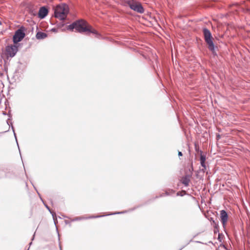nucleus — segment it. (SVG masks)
Listing matches in <instances>:
<instances>
[{"mask_svg": "<svg viewBox=\"0 0 250 250\" xmlns=\"http://www.w3.org/2000/svg\"><path fill=\"white\" fill-rule=\"evenodd\" d=\"M126 3L130 8L139 13L142 14L145 10L141 3L136 2L134 0H128Z\"/></svg>", "mask_w": 250, "mask_h": 250, "instance_id": "5", "label": "nucleus"}, {"mask_svg": "<svg viewBox=\"0 0 250 250\" xmlns=\"http://www.w3.org/2000/svg\"><path fill=\"white\" fill-rule=\"evenodd\" d=\"M177 195L179 196V195H180V193H179V192H178L177 193ZM181 196H182V195H181Z\"/></svg>", "mask_w": 250, "mask_h": 250, "instance_id": "21", "label": "nucleus"}, {"mask_svg": "<svg viewBox=\"0 0 250 250\" xmlns=\"http://www.w3.org/2000/svg\"><path fill=\"white\" fill-rule=\"evenodd\" d=\"M86 22L83 20H79L73 22L72 24L69 25L67 27V29L69 30H73L75 29L79 33H83L87 32L88 33H91L96 35L97 37H99L100 35L98 32L92 29L91 26H86Z\"/></svg>", "mask_w": 250, "mask_h": 250, "instance_id": "1", "label": "nucleus"}, {"mask_svg": "<svg viewBox=\"0 0 250 250\" xmlns=\"http://www.w3.org/2000/svg\"><path fill=\"white\" fill-rule=\"evenodd\" d=\"M124 212H115V213H111L110 214V215H113V214H121V213H123Z\"/></svg>", "mask_w": 250, "mask_h": 250, "instance_id": "17", "label": "nucleus"}, {"mask_svg": "<svg viewBox=\"0 0 250 250\" xmlns=\"http://www.w3.org/2000/svg\"><path fill=\"white\" fill-rule=\"evenodd\" d=\"M196 242H197V243H201V242H200V241H197Z\"/></svg>", "mask_w": 250, "mask_h": 250, "instance_id": "27", "label": "nucleus"}, {"mask_svg": "<svg viewBox=\"0 0 250 250\" xmlns=\"http://www.w3.org/2000/svg\"><path fill=\"white\" fill-rule=\"evenodd\" d=\"M69 12V7L65 3H62L56 6L54 10V17L61 21L65 20Z\"/></svg>", "mask_w": 250, "mask_h": 250, "instance_id": "2", "label": "nucleus"}, {"mask_svg": "<svg viewBox=\"0 0 250 250\" xmlns=\"http://www.w3.org/2000/svg\"><path fill=\"white\" fill-rule=\"evenodd\" d=\"M7 124H8V125H10V124H9V122H8V121H7Z\"/></svg>", "mask_w": 250, "mask_h": 250, "instance_id": "25", "label": "nucleus"}, {"mask_svg": "<svg viewBox=\"0 0 250 250\" xmlns=\"http://www.w3.org/2000/svg\"><path fill=\"white\" fill-rule=\"evenodd\" d=\"M191 177V175H186L185 176H183L181 179V183L184 185L185 186L187 187L189 185V183L190 181V178Z\"/></svg>", "mask_w": 250, "mask_h": 250, "instance_id": "9", "label": "nucleus"}, {"mask_svg": "<svg viewBox=\"0 0 250 250\" xmlns=\"http://www.w3.org/2000/svg\"><path fill=\"white\" fill-rule=\"evenodd\" d=\"M203 32L205 41L208 45L209 50L213 53L215 50V45L213 41V38L210 30L207 28H204Z\"/></svg>", "mask_w": 250, "mask_h": 250, "instance_id": "3", "label": "nucleus"}, {"mask_svg": "<svg viewBox=\"0 0 250 250\" xmlns=\"http://www.w3.org/2000/svg\"><path fill=\"white\" fill-rule=\"evenodd\" d=\"M45 206L48 209V210L49 211V212L52 214L54 221V223L56 224V221H55V217H56L55 213L54 212L51 211L49 207L47 205H45Z\"/></svg>", "mask_w": 250, "mask_h": 250, "instance_id": "12", "label": "nucleus"}, {"mask_svg": "<svg viewBox=\"0 0 250 250\" xmlns=\"http://www.w3.org/2000/svg\"><path fill=\"white\" fill-rule=\"evenodd\" d=\"M47 36V34L42 32H38L36 35V38L38 40L43 39Z\"/></svg>", "mask_w": 250, "mask_h": 250, "instance_id": "10", "label": "nucleus"}, {"mask_svg": "<svg viewBox=\"0 0 250 250\" xmlns=\"http://www.w3.org/2000/svg\"><path fill=\"white\" fill-rule=\"evenodd\" d=\"M51 31L54 32H57L58 30L57 29L55 28H53L51 29Z\"/></svg>", "mask_w": 250, "mask_h": 250, "instance_id": "18", "label": "nucleus"}, {"mask_svg": "<svg viewBox=\"0 0 250 250\" xmlns=\"http://www.w3.org/2000/svg\"><path fill=\"white\" fill-rule=\"evenodd\" d=\"M48 10L45 6L41 7L39 11L38 17L41 19H44L48 14Z\"/></svg>", "mask_w": 250, "mask_h": 250, "instance_id": "8", "label": "nucleus"}, {"mask_svg": "<svg viewBox=\"0 0 250 250\" xmlns=\"http://www.w3.org/2000/svg\"><path fill=\"white\" fill-rule=\"evenodd\" d=\"M205 162L206 161H204L203 162H200L201 165L203 167V168L202 169V170L203 172H205V170L206 169V166Z\"/></svg>", "mask_w": 250, "mask_h": 250, "instance_id": "13", "label": "nucleus"}, {"mask_svg": "<svg viewBox=\"0 0 250 250\" xmlns=\"http://www.w3.org/2000/svg\"><path fill=\"white\" fill-rule=\"evenodd\" d=\"M165 194L166 195H169L167 191H166Z\"/></svg>", "mask_w": 250, "mask_h": 250, "instance_id": "20", "label": "nucleus"}, {"mask_svg": "<svg viewBox=\"0 0 250 250\" xmlns=\"http://www.w3.org/2000/svg\"><path fill=\"white\" fill-rule=\"evenodd\" d=\"M220 218L223 226L225 227L228 219V214L225 210L220 211Z\"/></svg>", "mask_w": 250, "mask_h": 250, "instance_id": "7", "label": "nucleus"}, {"mask_svg": "<svg viewBox=\"0 0 250 250\" xmlns=\"http://www.w3.org/2000/svg\"><path fill=\"white\" fill-rule=\"evenodd\" d=\"M3 114L4 115H6V113H5V112H3Z\"/></svg>", "mask_w": 250, "mask_h": 250, "instance_id": "28", "label": "nucleus"}, {"mask_svg": "<svg viewBox=\"0 0 250 250\" xmlns=\"http://www.w3.org/2000/svg\"><path fill=\"white\" fill-rule=\"evenodd\" d=\"M9 118H8V120H10V118L11 117V116H10V115H9Z\"/></svg>", "mask_w": 250, "mask_h": 250, "instance_id": "23", "label": "nucleus"}, {"mask_svg": "<svg viewBox=\"0 0 250 250\" xmlns=\"http://www.w3.org/2000/svg\"><path fill=\"white\" fill-rule=\"evenodd\" d=\"M58 27H62V26L64 25V24H63V23H62V22H60V23H59L58 24Z\"/></svg>", "mask_w": 250, "mask_h": 250, "instance_id": "16", "label": "nucleus"}, {"mask_svg": "<svg viewBox=\"0 0 250 250\" xmlns=\"http://www.w3.org/2000/svg\"><path fill=\"white\" fill-rule=\"evenodd\" d=\"M178 155L179 156H182L183 155V153L181 151H178Z\"/></svg>", "mask_w": 250, "mask_h": 250, "instance_id": "19", "label": "nucleus"}, {"mask_svg": "<svg viewBox=\"0 0 250 250\" xmlns=\"http://www.w3.org/2000/svg\"><path fill=\"white\" fill-rule=\"evenodd\" d=\"M58 238H59V240H60V235L59 233H58Z\"/></svg>", "mask_w": 250, "mask_h": 250, "instance_id": "26", "label": "nucleus"}, {"mask_svg": "<svg viewBox=\"0 0 250 250\" xmlns=\"http://www.w3.org/2000/svg\"><path fill=\"white\" fill-rule=\"evenodd\" d=\"M206 156L205 155L201 154L200 155V162H203L204 161H206Z\"/></svg>", "mask_w": 250, "mask_h": 250, "instance_id": "14", "label": "nucleus"}, {"mask_svg": "<svg viewBox=\"0 0 250 250\" xmlns=\"http://www.w3.org/2000/svg\"><path fill=\"white\" fill-rule=\"evenodd\" d=\"M31 244H32V242H30V243H29V245H31Z\"/></svg>", "mask_w": 250, "mask_h": 250, "instance_id": "29", "label": "nucleus"}, {"mask_svg": "<svg viewBox=\"0 0 250 250\" xmlns=\"http://www.w3.org/2000/svg\"><path fill=\"white\" fill-rule=\"evenodd\" d=\"M184 247L185 246H183L179 250H182Z\"/></svg>", "mask_w": 250, "mask_h": 250, "instance_id": "22", "label": "nucleus"}, {"mask_svg": "<svg viewBox=\"0 0 250 250\" xmlns=\"http://www.w3.org/2000/svg\"><path fill=\"white\" fill-rule=\"evenodd\" d=\"M102 216H89L88 217H76L75 218H74V219H72V221L74 222V221H80V220H81L82 219H90V218H98V217H101Z\"/></svg>", "mask_w": 250, "mask_h": 250, "instance_id": "11", "label": "nucleus"}, {"mask_svg": "<svg viewBox=\"0 0 250 250\" xmlns=\"http://www.w3.org/2000/svg\"><path fill=\"white\" fill-rule=\"evenodd\" d=\"M11 128L13 130V133H14V136H15V139H16V142H17V145L18 146V148H19V149L20 150V148H19V145H18V141H17V137H16V133L15 132V131H14V127L13 125H11Z\"/></svg>", "mask_w": 250, "mask_h": 250, "instance_id": "15", "label": "nucleus"}, {"mask_svg": "<svg viewBox=\"0 0 250 250\" xmlns=\"http://www.w3.org/2000/svg\"><path fill=\"white\" fill-rule=\"evenodd\" d=\"M18 46L17 45H9L5 48L6 54L10 57H14L18 51Z\"/></svg>", "mask_w": 250, "mask_h": 250, "instance_id": "6", "label": "nucleus"}, {"mask_svg": "<svg viewBox=\"0 0 250 250\" xmlns=\"http://www.w3.org/2000/svg\"><path fill=\"white\" fill-rule=\"evenodd\" d=\"M25 27L21 26L15 31L13 37V42L14 44H17L23 40L25 36Z\"/></svg>", "mask_w": 250, "mask_h": 250, "instance_id": "4", "label": "nucleus"}, {"mask_svg": "<svg viewBox=\"0 0 250 250\" xmlns=\"http://www.w3.org/2000/svg\"><path fill=\"white\" fill-rule=\"evenodd\" d=\"M191 169L192 171L193 170V168L192 166H191Z\"/></svg>", "mask_w": 250, "mask_h": 250, "instance_id": "24", "label": "nucleus"}, {"mask_svg": "<svg viewBox=\"0 0 250 250\" xmlns=\"http://www.w3.org/2000/svg\"><path fill=\"white\" fill-rule=\"evenodd\" d=\"M213 223H214V224H215V221H213Z\"/></svg>", "mask_w": 250, "mask_h": 250, "instance_id": "30", "label": "nucleus"}]
</instances>
